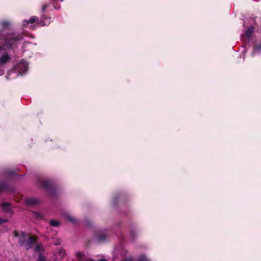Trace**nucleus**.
<instances>
[{
  "label": "nucleus",
  "instance_id": "obj_21",
  "mask_svg": "<svg viewBox=\"0 0 261 261\" xmlns=\"http://www.w3.org/2000/svg\"><path fill=\"white\" fill-rule=\"evenodd\" d=\"M49 6V4H44L42 7V11L44 13L45 10L46 8H47Z\"/></svg>",
  "mask_w": 261,
  "mask_h": 261
},
{
  "label": "nucleus",
  "instance_id": "obj_4",
  "mask_svg": "<svg viewBox=\"0 0 261 261\" xmlns=\"http://www.w3.org/2000/svg\"><path fill=\"white\" fill-rule=\"evenodd\" d=\"M15 69L20 74L24 73L28 70V63L27 61L22 60L15 67Z\"/></svg>",
  "mask_w": 261,
  "mask_h": 261
},
{
  "label": "nucleus",
  "instance_id": "obj_19",
  "mask_svg": "<svg viewBox=\"0 0 261 261\" xmlns=\"http://www.w3.org/2000/svg\"><path fill=\"white\" fill-rule=\"evenodd\" d=\"M49 224L51 226L54 227H57L59 225V222L58 221L55 220H50Z\"/></svg>",
  "mask_w": 261,
  "mask_h": 261
},
{
  "label": "nucleus",
  "instance_id": "obj_1",
  "mask_svg": "<svg viewBox=\"0 0 261 261\" xmlns=\"http://www.w3.org/2000/svg\"><path fill=\"white\" fill-rule=\"evenodd\" d=\"M22 38L21 34L14 33H9L4 37L3 43L0 44V54H3L0 57V65L10 61L11 57L6 51L16 47L18 41Z\"/></svg>",
  "mask_w": 261,
  "mask_h": 261
},
{
  "label": "nucleus",
  "instance_id": "obj_18",
  "mask_svg": "<svg viewBox=\"0 0 261 261\" xmlns=\"http://www.w3.org/2000/svg\"><path fill=\"white\" fill-rule=\"evenodd\" d=\"M137 261H149V259L147 258L146 255L142 254L138 257Z\"/></svg>",
  "mask_w": 261,
  "mask_h": 261
},
{
  "label": "nucleus",
  "instance_id": "obj_15",
  "mask_svg": "<svg viewBox=\"0 0 261 261\" xmlns=\"http://www.w3.org/2000/svg\"><path fill=\"white\" fill-rule=\"evenodd\" d=\"M2 207L4 211L9 213L11 211L10 208V204L9 203H4L2 204Z\"/></svg>",
  "mask_w": 261,
  "mask_h": 261
},
{
  "label": "nucleus",
  "instance_id": "obj_3",
  "mask_svg": "<svg viewBox=\"0 0 261 261\" xmlns=\"http://www.w3.org/2000/svg\"><path fill=\"white\" fill-rule=\"evenodd\" d=\"M13 236L14 237L18 238V243L20 246H24L26 244L27 234L24 231H18L15 230L13 232Z\"/></svg>",
  "mask_w": 261,
  "mask_h": 261
},
{
  "label": "nucleus",
  "instance_id": "obj_22",
  "mask_svg": "<svg viewBox=\"0 0 261 261\" xmlns=\"http://www.w3.org/2000/svg\"><path fill=\"white\" fill-rule=\"evenodd\" d=\"M8 220L6 219H3L2 218H0V224H2L5 222H8Z\"/></svg>",
  "mask_w": 261,
  "mask_h": 261
},
{
  "label": "nucleus",
  "instance_id": "obj_17",
  "mask_svg": "<svg viewBox=\"0 0 261 261\" xmlns=\"http://www.w3.org/2000/svg\"><path fill=\"white\" fill-rule=\"evenodd\" d=\"M38 17L37 16H32L30 19L29 20H28L27 22V23H31V24H32V23H34V22H35L36 21H38Z\"/></svg>",
  "mask_w": 261,
  "mask_h": 261
},
{
  "label": "nucleus",
  "instance_id": "obj_2",
  "mask_svg": "<svg viewBox=\"0 0 261 261\" xmlns=\"http://www.w3.org/2000/svg\"><path fill=\"white\" fill-rule=\"evenodd\" d=\"M38 186L46 190L52 196H56L58 188L51 181L45 179H39Z\"/></svg>",
  "mask_w": 261,
  "mask_h": 261
},
{
  "label": "nucleus",
  "instance_id": "obj_16",
  "mask_svg": "<svg viewBox=\"0 0 261 261\" xmlns=\"http://www.w3.org/2000/svg\"><path fill=\"white\" fill-rule=\"evenodd\" d=\"M33 216L35 218L38 220L42 219L43 218V215L39 212H33Z\"/></svg>",
  "mask_w": 261,
  "mask_h": 261
},
{
  "label": "nucleus",
  "instance_id": "obj_5",
  "mask_svg": "<svg viewBox=\"0 0 261 261\" xmlns=\"http://www.w3.org/2000/svg\"><path fill=\"white\" fill-rule=\"evenodd\" d=\"M15 189L13 186L6 181L0 182V193L3 192H12Z\"/></svg>",
  "mask_w": 261,
  "mask_h": 261
},
{
  "label": "nucleus",
  "instance_id": "obj_14",
  "mask_svg": "<svg viewBox=\"0 0 261 261\" xmlns=\"http://www.w3.org/2000/svg\"><path fill=\"white\" fill-rule=\"evenodd\" d=\"M261 51V43L256 44L253 46V51L252 56H254L255 53H259Z\"/></svg>",
  "mask_w": 261,
  "mask_h": 261
},
{
  "label": "nucleus",
  "instance_id": "obj_12",
  "mask_svg": "<svg viewBox=\"0 0 261 261\" xmlns=\"http://www.w3.org/2000/svg\"><path fill=\"white\" fill-rule=\"evenodd\" d=\"M65 217L66 220L70 222L73 224H76L77 223L76 219L70 215H66Z\"/></svg>",
  "mask_w": 261,
  "mask_h": 261
},
{
  "label": "nucleus",
  "instance_id": "obj_9",
  "mask_svg": "<svg viewBox=\"0 0 261 261\" xmlns=\"http://www.w3.org/2000/svg\"><path fill=\"white\" fill-rule=\"evenodd\" d=\"M97 239L99 242H106L108 238V234L107 231L100 232L97 234Z\"/></svg>",
  "mask_w": 261,
  "mask_h": 261
},
{
  "label": "nucleus",
  "instance_id": "obj_11",
  "mask_svg": "<svg viewBox=\"0 0 261 261\" xmlns=\"http://www.w3.org/2000/svg\"><path fill=\"white\" fill-rule=\"evenodd\" d=\"M253 31L254 28L252 27H250L245 31L244 35L246 36L248 41L251 40Z\"/></svg>",
  "mask_w": 261,
  "mask_h": 261
},
{
  "label": "nucleus",
  "instance_id": "obj_6",
  "mask_svg": "<svg viewBox=\"0 0 261 261\" xmlns=\"http://www.w3.org/2000/svg\"><path fill=\"white\" fill-rule=\"evenodd\" d=\"M41 20L40 21H38L37 22V24L39 27H43V26H47L51 22L50 17L45 15L44 14H43Z\"/></svg>",
  "mask_w": 261,
  "mask_h": 261
},
{
  "label": "nucleus",
  "instance_id": "obj_10",
  "mask_svg": "<svg viewBox=\"0 0 261 261\" xmlns=\"http://www.w3.org/2000/svg\"><path fill=\"white\" fill-rule=\"evenodd\" d=\"M39 203V200L36 198H28L25 200V204L27 205L35 206L38 205Z\"/></svg>",
  "mask_w": 261,
  "mask_h": 261
},
{
  "label": "nucleus",
  "instance_id": "obj_23",
  "mask_svg": "<svg viewBox=\"0 0 261 261\" xmlns=\"http://www.w3.org/2000/svg\"><path fill=\"white\" fill-rule=\"evenodd\" d=\"M130 234H131V236L132 237V239L133 240H134L135 238V230L132 229L130 230Z\"/></svg>",
  "mask_w": 261,
  "mask_h": 261
},
{
  "label": "nucleus",
  "instance_id": "obj_13",
  "mask_svg": "<svg viewBox=\"0 0 261 261\" xmlns=\"http://www.w3.org/2000/svg\"><path fill=\"white\" fill-rule=\"evenodd\" d=\"M2 29L3 30L8 29L10 25V22L7 20H3L1 22Z\"/></svg>",
  "mask_w": 261,
  "mask_h": 261
},
{
  "label": "nucleus",
  "instance_id": "obj_20",
  "mask_svg": "<svg viewBox=\"0 0 261 261\" xmlns=\"http://www.w3.org/2000/svg\"><path fill=\"white\" fill-rule=\"evenodd\" d=\"M37 261H47V258L45 256L42 254H39Z\"/></svg>",
  "mask_w": 261,
  "mask_h": 261
},
{
  "label": "nucleus",
  "instance_id": "obj_25",
  "mask_svg": "<svg viewBox=\"0 0 261 261\" xmlns=\"http://www.w3.org/2000/svg\"><path fill=\"white\" fill-rule=\"evenodd\" d=\"M98 261H106V260L105 259H99Z\"/></svg>",
  "mask_w": 261,
  "mask_h": 261
},
{
  "label": "nucleus",
  "instance_id": "obj_7",
  "mask_svg": "<svg viewBox=\"0 0 261 261\" xmlns=\"http://www.w3.org/2000/svg\"><path fill=\"white\" fill-rule=\"evenodd\" d=\"M37 241V238L35 236H29L27 239L26 244L24 246L27 250L32 248Z\"/></svg>",
  "mask_w": 261,
  "mask_h": 261
},
{
  "label": "nucleus",
  "instance_id": "obj_24",
  "mask_svg": "<svg viewBox=\"0 0 261 261\" xmlns=\"http://www.w3.org/2000/svg\"><path fill=\"white\" fill-rule=\"evenodd\" d=\"M60 7H57L56 6H54V8L56 9H59L60 8Z\"/></svg>",
  "mask_w": 261,
  "mask_h": 261
},
{
  "label": "nucleus",
  "instance_id": "obj_8",
  "mask_svg": "<svg viewBox=\"0 0 261 261\" xmlns=\"http://www.w3.org/2000/svg\"><path fill=\"white\" fill-rule=\"evenodd\" d=\"M75 256L78 261H94L88 255H86L82 252H76Z\"/></svg>",
  "mask_w": 261,
  "mask_h": 261
}]
</instances>
